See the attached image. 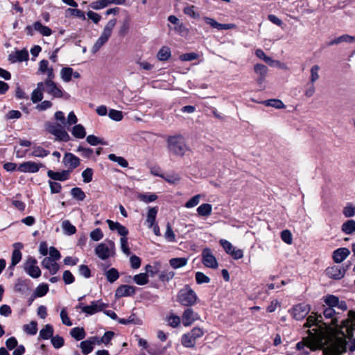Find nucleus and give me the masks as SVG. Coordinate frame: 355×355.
Returning <instances> with one entry per match:
<instances>
[{"label": "nucleus", "instance_id": "obj_1", "mask_svg": "<svg viewBox=\"0 0 355 355\" xmlns=\"http://www.w3.org/2000/svg\"><path fill=\"white\" fill-rule=\"evenodd\" d=\"M323 316L321 314L314 315H310L306 318V322L304 324L305 328H308L307 333L312 338H318L322 335L324 327L331 325L339 326V313L334 308L324 307L323 309Z\"/></svg>", "mask_w": 355, "mask_h": 355}, {"label": "nucleus", "instance_id": "obj_2", "mask_svg": "<svg viewBox=\"0 0 355 355\" xmlns=\"http://www.w3.org/2000/svg\"><path fill=\"white\" fill-rule=\"evenodd\" d=\"M168 149L174 155L182 157L189 150L184 139L181 135L170 136L167 139Z\"/></svg>", "mask_w": 355, "mask_h": 355}, {"label": "nucleus", "instance_id": "obj_3", "mask_svg": "<svg viewBox=\"0 0 355 355\" xmlns=\"http://www.w3.org/2000/svg\"><path fill=\"white\" fill-rule=\"evenodd\" d=\"M106 223H107L110 230H116L118 234L121 236L120 239L121 250L126 255H130L131 252L128 247V238L126 237L128 234V230L119 222H114L112 220L107 219Z\"/></svg>", "mask_w": 355, "mask_h": 355}, {"label": "nucleus", "instance_id": "obj_4", "mask_svg": "<svg viewBox=\"0 0 355 355\" xmlns=\"http://www.w3.org/2000/svg\"><path fill=\"white\" fill-rule=\"evenodd\" d=\"M45 128L49 134L55 136V141L67 142L71 139L64 128V124L48 122L45 125Z\"/></svg>", "mask_w": 355, "mask_h": 355}, {"label": "nucleus", "instance_id": "obj_5", "mask_svg": "<svg viewBox=\"0 0 355 355\" xmlns=\"http://www.w3.org/2000/svg\"><path fill=\"white\" fill-rule=\"evenodd\" d=\"M198 296L195 291L190 287L189 285L186 284L182 289H180L177 295L178 302L185 306H191L196 303Z\"/></svg>", "mask_w": 355, "mask_h": 355}, {"label": "nucleus", "instance_id": "obj_6", "mask_svg": "<svg viewBox=\"0 0 355 355\" xmlns=\"http://www.w3.org/2000/svg\"><path fill=\"white\" fill-rule=\"evenodd\" d=\"M205 334L204 329L200 327H193L190 331L184 334L181 336V344L186 348H194L196 340L202 337Z\"/></svg>", "mask_w": 355, "mask_h": 355}, {"label": "nucleus", "instance_id": "obj_7", "mask_svg": "<svg viewBox=\"0 0 355 355\" xmlns=\"http://www.w3.org/2000/svg\"><path fill=\"white\" fill-rule=\"evenodd\" d=\"M44 83V87L45 92L49 94L52 98H63L64 99H69L70 95L62 90L61 87H58L57 84L53 80H45Z\"/></svg>", "mask_w": 355, "mask_h": 355}, {"label": "nucleus", "instance_id": "obj_8", "mask_svg": "<svg viewBox=\"0 0 355 355\" xmlns=\"http://www.w3.org/2000/svg\"><path fill=\"white\" fill-rule=\"evenodd\" d=\"M114 243L109 241L108 245L103 243L98 244L95 248V254L99 259L105 260L114 254Z\"/></svg>", "mask_w": 355, "mask_h": 355}, {"label": "nucleus", "instance_id": "obj_9", "mask_svg": "<svg viewBox=\"0 0 355 355\" xmlns=\"http://www.w3.org/2000/svg\"><path fill=\"white\" fill-rule=\"evenodd\" d=\"M25 31L28 36H33L34 31L40 33L42 36H50L52 34L51 29L43 25L40 21L34 22L33 25L26 26Z\"/></svg>", "mask_w": 355, "mask_h": 355}, {"label": "nucleus", "instance_id": "obj_10", "mask_svg": "<svg viewBox=\"0 0 355 355\" xmlns=\"http://www.w3.org/2000/svg\"><path fill=\"white\" fill-rule=\"evenodd\" d=\"M311 310L310 306L306 303H300L295 304L291 309L288 312L292 317L296 320L304 319Z\"/></svg>", "mask_w": 355, "mask_h": 355}, {"label": "nucleus", "instance_id": "obj_11", "mask_svg": "<svg viewBox=\"0 0 355 355\" xmlns=\"http://www.w3.org/2000/svg\"><path fill=\"white\" fill-rule=\"evenodd\" d=\"M37 261L32 257H29L24 265V271L33 278H38L41 276V270L37 266Z\"/></svg>", "mask_w": 355, "mask_h": 355}, {"label": "nucleus", "instance_id": "obj_12", "mask_svg": "<svg viewBox=\"0 0 355 355\" xmlns=\"http://www.w3.org/2000/svg\"><path fill=\"white\" fill-rule=\"evenodd\" d=\"M350 263L346 266L340 267L338 266H333L326 269V275L333 279H341L345 275L346 271L349 269Z\"/></svg>", "mask_w": 355, "mask_h": 355}, {"label": "nucleus", "instance_id": "obj_13", "mask_svg": "<svg viewBox=\"0 0 355 355\" xmlns=\"http://www.w3.org/2000/svg\"><path fill=\"white\" fill-rule=\"evenodd\" d=\"M202 262L205 266L209 268H216L218 262L209 248H205L202 252Z\"/></svg>", "mask_w": 355, "mask_h": 355}, {"label": "nucleus", "instance_id": "obj_14", "mask_svg": "<svg viewBox=\"0 0 355 355\" xmlns=\"http://www.w3.org/2000/svg\"><path fill=\"white\" fill-rule=\"evenodd\" d=\"M107 306L108 305L101 300H94L91 302L90 305H86L85 307H83V312L91 315L103 311V309Z\"/></svg>", "mask_w": 355, "mask_h": 355}, {"label": "nucleus", "instance_id": "obj_15", "mask_svg": "<svg viewBox=\"0 0 355 355\" xmlns=\"http://www.w3.org/2000/svg\"><path fill=\"white\" fill-rule=\"evenodd\" d=\"M200 319L198 313L195 312L191 308L185 309L182 315V324L184 327L191 326L195 321Z\"/></svg>", "mask_w": 355, "mask_h": 355}, {"label": "nucleus", "instance_id": "obj_16", "mask_svg": "<svg viewBox=\"0 0 355 355\" xmlns=\"http://www.w3.org/2000/svg\"><path fill=\"white\" fill-rule=\"evenodd\" d=\"M44 166L43 164H37L32 161H28L20 164L17 167V171L21 173H35L38 172L40 168Z\"/></svg>", "mask_w": 355, "mask_h": 355}, {"label": "nucleus", "instance_id": "obj_17", "mask_svg": "<svg viewBox=\"0 0 355 355\" xmlns=\"http://www.w3.org/2000/svg\"><path fill=\"white\" fill-rule=\"evenodd\" d=\"M220 243L225 252L232 256L234 259H241L243 254L241 250H236L232 244L225 239H220Z\"/></svg>", "mask_w": 355, "mask_h": 355}, {"label": "nucleus", "instance_id": "obj_18", "mask_svg": "<svg viewBox=\"0 0 355 355\" xmlns=\"http://www.w3.org/2000/svg\"><path fill=\"white\" fill-rule=\"evenodd\" d=\"M63 164L67 167V170L72 171L80 165V159L71 153H66L64 155Z\"/></svg>", "mask_w": 355, "mask_h": 355}, {"label": "nucleus", "instance_id": "obj_19", "mask_svg": "<svg viewBox=\"0 0 355 355\" xmlns=\"http://www.w3.org/2000/svg\"><path fill=\"white\" fill-rule=\"evenodd\" d=\"M136 293V288L130 285H121L115 291L116 298H121L123 297L133 296Z\"/></svg>", "mask_w": 355, "mask_h": 355}, {"label": "nucleus", "instance_id": "obj_20", "mask_svg": "<svg viewBox=\"0 0 355 355\" xmlns=\"http://www.w3.org/2000/svg\"><path fill=\"white\" fill-rule=\"evenodd\" d=\"M71 174V170H63L60 172H55L52 170L47 171V176L55 181H66L69 179Z\"/></svg>", "mask_w": 355, "mask_h": 355}, {"label": "nucleus", "instance_id": "obj_21", "mask_svg": "<svg viewBox=\"0 0 355 355\" xmlns=\"http://www.w3.org/2000/svg\"><path fill=\"white\" fill-rule=\"evenodd\" d=\"M57 260L51 257H45L41 262L42 268L47 269L51 275H55L60 269L59 265L56 262Z\"/></svg>", "mask_w": 355, "mask_h": 355}, {"label": "nucleus", "instance_id": "obj_22", "mask_svg": "<svg viewBox=\"0 0 355 355\" xmlns=\"http://www.w3.org/2000/svg\"><path fill=\"white\" fill-rule=\"evenodd\" d=\"M255 55L257 58L263 60L266 63H267L270 67H277L284 68V64L281 63L278 60H272L270 57L266 55L263 51L261 49H257L255 51Z\"/></svg>", "mask_w": 355, "mask_h": 355}, {"label": "nucleus", "instance_id": "obj_23", "mask_svg": "<svg viewBox=\"0 0 355 355\" xmlns=\"http://www.w3.org/2000/svg\"><path fill=\"white\" fill-rule=\"evenodd\" d=\"M203 19L207 24L219 31L229 30L234 27V25L232 24H220L217 22L214 19L208 17H205Z\"/></svg>", "mask_w": 355, "mask_h": 355}, {"label": "nucleus", "instance_id": "obj_24", "mask_svg": "<svg viewBox=\"0 0 355 355\" xmlns=\"http://www.w3.org/2000/svg\"><path fill=\"white\" fill-rule=\"evenodd\" d=\"M350 254L349 249L346 248H338L333 252V259L335 263H340L343 261Z\"/></svg>", "mask_w": 355, "mask_h": 355}, {"label": "nucleus", "instance_id": "obj_25", "mask_svg": "<svg viewBox=\"0 0 355 355\" xmlns=\"http://www.w3.org/2000/svg\"><path fill=\"white\" fill-rule=\"evenodd\" d=\"M44 91L45 90L43 82L38 83L36 89H35L31 94V99L33 103L40 102L43 99Z\"/></svg>", "mask_w": 355, "mask_h": 355}, {"label": "nucleus", "instance_id": "obj_26", "mask_svg": "<svg viewBox=\"0 0 355 355\" xmlns=\"http://www.w3.org/2000/svg\"><path fill=\"white\" fill-rule=\"evenodd\" d=\"M8 60L11 62H23L28 60V53L26 50H19L9 55Z\"/></svg>", "mask_w": 355, "mask_h": 355}, {"label": "nucleus", "instance_id": "obj_27", "mask_svg": "<svg viewBox=\"0 0 355 355\" xmlns=\"http://www.w3.org/2000/svg\"><path fill=\"white\" fill-rule=\"evenodd\" d=\"M110 35L106 34L103 32L98 39L96 40L95 44H94L92 51L93 53H96L99 51V49L108 41Z\"/></svg>", "mask_w": 355, "mask_h": 355}, {"label": "nucleus", "instance_id": "obj_28", "mask_svg": "<svg viewBox=\"0 0 355 355\" xmlns=\"http://www.w3.org/2000/svg\"><path fill=\"white\" fill-rule=\"evenodd\" d=\"M254 72L257 76H259V78L257 79L259 83H261L268 73V68L266 66L262 64H257L254 67Z\"/></svg>", "mask_w": 355, "mask_h": 355}, {"label": "nucleus", "instance_id": "obj_29", "mask_svg": "<svg viewBox=\"0 0 355 355\" xmlns=\"http://www.w3.org/2000/svg\"><path fill=\"white\" fill-rule=\"evenodd\" d=\"M182 318L179 317L177 315H175L173 313H170L166 317V322L167 324L172 328H177L180 326Z\"/></svg>", "mask_w": 355, "mask_h": 355}, {"label": "nucleus", "instance_id": "obj_30", "mask_svg": "<svg viewBox=\"0 0 355 355\" xmlns=\"http://www.w3.org/2000/svg\"><path fill=\"white\" fill-rule=\"evenodd\" d=\"M158 212V207H154L149 208L147 213L146 222L148 223V227H152L156 220V216Z\"/></svg>", "mask_w": 355, "mask_h": 355}, {"label": "nucleus", "instance_id": "obj_31", "mask_svg": "<svg viewBox=\"0 0 355 355\" xmlns=\"http://www.w3.org/2000/svg\"><path fill=\"white\" fill-rule=\"evenodd\" d=\"M54 330L51 324H46L40 331V338L44 340L51 338L53 336Z\"/></svg>", "mask_w": 355, "mask_h": 355}, {"label": "nucleus", "instance_id": "obj_32", "mask_svg": "<svg viewBox=\"0 0 355 355\" xmlns=\"http://www.w3.org/2000/svg\"><path fill=\"white\" fill-rule=\"evenodd\" d=\"M160 266L161 263L159 261H155L153 265L147 264L145 266V273L149 275L150 277H154L159 272Z\"/></svg>", "mask_w": 355, "mask_h": 355}, {"label": "nucleus", "instance_id": "obj_33", "mask_svg": "<svg viewBox=\"0 0 355 355\" xmlns=\"http://www.w3.org/2000/svg\"><path fill=\"white\" fill-rule=\"evenodd\" d=\"M71 134L77 139H83L86 136L85 128L81 124H76L73 127Z\"/></svg>", "mask_w": 355, "mask_h": 355}, {"label": "nucleus", "instance_id": "obj_34", "mask_svg": "<svg viewBox=\"0 0 355 355\" xmlns=\"http://www.w3.org/2000/svg\"><path fill=\"white\" fill-rule=\"evenodd\" d=\"M188 259L185 257L173 258L169 260L170 266L174 268L178 269L184 267L187 265Z\"/></svg>", "mask_w": 355, "mask_h": 355}, {"label": "nucleus", "instance_id": "obj_35", "mask_svg": "<svg viewBox=\"0 0 355 355\" xmlns=\"http://www.w3.org/2000/svg\"><path fill=\"white\" fill-rule=\"evenodd\" d=\"M212 206L209 203H203L197 208L198 214L200 216L207 217L211 214Z\"/></svg>", "mask_w": 355, "mask_h": 355}, {"label": "nucleus", "instance_id": "obj_36", "mask_svg": "<svg viewBox=\"0 0 355 355\" xmlns=\"http://www.w3.org/2000/svg\"><path fill=\"white\" fill-rule=\"evenodd\" d=\"M341 230L345 234H352L355 232V220H348L345 222L341 226Z\"/></svg>", "mask_w": 355, "mask_h": 355}, {"label": "nucleus", "instance_id": "obj_37", "mask_svg": "<svg viewBox=\"0 0 355 355\" xmlns=\"http://www.w3.org/2000/svg\"><path fill=\"white\" fill-rule=\"evenodd\" d=\"M171 51L169 47L162 46L157 54V58L160 61H166L170 58Z\"/></svg>", "mask_w": 355, "mask_h": 355}, {"label": "nucleus", "instance_id": "obj_38", "mask_svg": "<svg viewBox=\"0 0 355 355\" xmlns=\"http://www.w3.org/2000/svg\"><path fill=\"white\" fill-rule=\"evenodd\" d=\"M71 336L76 340H81L85 338L86 333L83 327H74L70 331Z\"/></svg>", "mask_w": 355, "mask_h": 355}, {"label": "nucleus", "instance_id": "obj_39", "mask_svg": "<svg viewBox=\"0 0 355 355\" xmlns=\"http://www.w3.org/2000/svg\"><path fill=\"white\" fill-rule=\"evenodd\" d=\"M148 353L150 355H164L166 348L160 345L153 344L148 348Z\"/></svg>", "mask_w": 355, "mask_h": 355}, {"label": "nucleus", "instance_id": "obj_40", "mask_svg": "<svg viewBox=\"0 0 355 355\" xmlns=\"http://www.w3.org/2000/svg\"><path fill=\"white\" fill-rule=\"evenodd\" d=\"M63 232L67 235H73L76 232V227L68 220H65L62 223Z\"/></svg>", "mask_w": 355, "mask_h": 355}, {"label": "nucleus", "instance_id": "obj_41", "mask_svg": "<svg viewBox=\"0 0 355 355\" xmlns=\"http://www.w3.org/2000/svg\"><path fill=\"white\" fill-rule=\"evenodd\" d=\"M50 152L42 146H34L33 147V152L31 153V155L33 157H44L49 155Z\"/></svg>", "mask_w": 355, "mask_h": 355}, {"label": "nucleus", "instance_id": "obj_42", "mask_svg": "<svg viewBox=\"0 0 355 355\" xmlns=\"http://www.w3.org/2000/svg\"><path fill=\"white\" fill-rule=\"evenodd\" d=\"M263 104L266 106L272 107L276 109L285 108V105L279 99L273 98V99L266 100L263 102Z\"/></svg>", "mask_w": 355, "mask_h": 355}, {"label": "nucleus", "instance_id": "obj_43", "mask_svg": "<svg viewBox=\"0 0 355 355\" xmlns=\"http://www.w3.org/2000/svg\"><path fill=\"white\" fill-rule=\"evenodd\" d=\"M105 275L106 277L107 280L110 283L114 282L119 277V273L118 270L114 268H112L109 269L108 270L105 271Z\"/></svg>", "mask_w": 355, "mask_h": 355}, {"label": "nucleus", "instance_id": "obj_44", "mask_svg": "<svg viewBox=\"0 0 355 355\" xmlns=\"http://www.w3.org/2000/svg\"><path fill=\"white\" fill-rule=\"evenodd\" d=\"M70 193L73 198L79 201L84 200L86 197L85 192L80 187L72 188Z\"/></svg>", "mask_w": 355, "mask_h": 355}, {"label": "nucleus", "instance_id": "obj_45", "mask_svg": "<svg viewBox=\"0 0 355 355\" xmlns=\"http://www.w3.org/2000/svg\"><path fill=\"white\" fill-rule=\"evenodd\" d=\"M23 329L28 335H35L37 331V323L36 321H31L29 324H24Z\"/></svg>", "mask_w": 355, "mask_h": 355}, {"label": "nucleus", "instance_id": "obj_46", "mask_svg": "<svg viewBox=\"0 0 355 355\" xmlns=\"http://www.w3.org/2000/svg\"><path fill=\"white\" fill-rule=\"evenodd\" d=\"M92 343H92L91 340H89V339L82 341L80 343L79 346L81 349L82 353L84 355H87L93 351L94 347Z\"/></svg>", "mask_w": 355, "mask_h": 355}, {"label": "nucleus", "instance_id": "obj_47", "mask_svg": "<svg viewBox=\"0 0 355 355\" xmlns=\"http://www.w3.org/2000/svg\"><path fill=\"white\" fill-rule=\"evenodd\" d=\"M133 281L139 286H143L148 282V275L141 272L133 277Z\"/></svg>", "mask_w": 355, "mask_h": 355}, {"label": "nucleus", "instance_id": "obj_48", "mask_svg": "<svg viewBox=\"0 0 355 355\" xmlns=\"http://www.w3.org/2000/svg\"><path fill=\"white\" fill-rule=\"evenodd\" d=\"M49 291V286L47 284H41L37 286L34 291V297H41L44 296Z\"/></svg>", "mask_w": 355, "mask_h": 355}, {"label": "nucleus", "instance_id": "obj_49", "mask_svg": "<svg viewBox=\"0 0 355 355\" xmlns=\"http://www.w3.org/2000/svg\"><path fill=\"white\" fill-rule=\"evenodd\" d=\"M108 159L118 163L121 167L126 168L128 166V161L123 157L116 156L115 154H110L108 155Z\"/></svg>", "mask_w": 355, "mask_h": 355}, {"label": "nucleus", "instance_id": "obj_50", "mask_svg": "<svg viewBox=\"0 0 355 355\" xmlns=\"http://www.w3.org/2000/svg\"><path fill=\"white\" fill-rule=\"evenodd\" d=\"M73 69L71 67H63L60 71L61 78L66 83L71 80Z\"/></svg>", "mask_w": 355, "mask_h": 355}, {"label": "nucleus", "instance_id": "obj_51", "mask_svg": "<svg viewBox=\"0 0 355 355\" xmlns=\"http://www.w3.org/2000/svg\"><path fill=\"white\" fill-rule=\"evenodd\" d=\"M339 298L334 295H327L324 298V302L327 306L335 308L338 304Z\"/></svg>", "mask_w": 355, "mask_h": 355}, {"label": "nucleus", "instance_id": "obj_52", "mask_svg": "<svg viewBox=\"0 0 355 355\" xmlns=\"http://www.w3.org/2000/svg\"><path fill=\"white\" fill-rule=\"evenodd\" d=\"M119 322L122 324H139L141 323V320L137 318L135 314H132L128 318H119Z\"/></svg>", "mask_w": 355, "mask_h": 355}, {"label": "nucleus", "instance_id": "obj_53", "mask_svg": "<svg viewBox=\"0 0 355 355\" xmlns=\"http://www.w3.org/2000/svg\"><path fill=\"white\" fill-rule=\"evenodd\" d=\"M195 278L198 284H207L210 282V278L202 272H196Z\"/></svg>", "mask_w": 355, "mask_h": 355}, {"label": "nucleus", "instance_id": "obj_54", "mask_svg": "<svg viewBox=\"0 0 355 355\" xmlns=\"http://www.w3.org/2000/svg\"><path fill=\"white\" fill-rule=\"evenodd\" d=\"M174 276L175 272L173 271L163 270L159 275V279L163 282H169Z\"/></svg>", "mask_w": 355, "mask_h": 355}, {"label": "nucleus", "instance_id": "obj_55", "mask_svg": "<svg viewBox=\"0 0 355 355\" xmlns=\"http://www.w3.org/2000/svg\"><path fill=\"white\" fill-rule=\"evenodd\" d=\"M110 5V0H98L91 3L90 6L94 10H100Z\"/></svg>", "mask_w": 355, "mask_h": 355}, {"label": "nucleus", "instance_id": "obj_56", "mask_svg": "<svg viewBox=\"0 0 355 355\" xmlns=\"http://www.w3.org/2000/svg\"><path fill=\"white\" fill-rule=\"evenodd\" d=\"M108 116L111 119L115 121H120L123 119V114L121 111L116 110L114 109L110 110Z\"/></svg>", "mask_w": 355, "mask_h": 355}, {"label": "nucleus", "instance_id": "obj_57", "mask_svg": "<svg viewBox=\"0 0 355 355\" xmlns=\"http://www.w3.org/2000/svg\"><path fill=\"white\" fill-rule=\"evenodd\" d=\"M67 13H69L71 15L76 17L82 20H85L86 17L85 12L77 8H68L67 10Z\"/></svg>", "mask_w": 355, "mask_h": 355}, {"label": "nucleus", "instance_id": "obj_58", "mask_svg": "<svg viewBox=\"0 0 355 355\" xmlns=\"http://www.w3.org/2000/svg\"><path fill=\"white\" fill-rule=\"evenodd\" d=\"M343 213L347 218L353 217L355 216V206L352 203L347 204L343 209Z\"/></svg>", "mask_w": 355, "mask_h": 355}, {"label": "nucleus", "instance_id": "obj_59", "mask_svg": "<svg viewBox=\"0 0 355 355\" xmlns=\"http://www.w3.org/2000/svg\"><path fill=\"white\" fill-rule=\"evenodd\" d=\"M22 254L19 249H15L12 253L11 257V266H15L21 259Z\"/></svg>", "mask_w": 355, "mask_h": 355}, {"label": "nucleus", "instance_id": "obj_60", "mask_svg": "<svg viewBox=\"0 0 355 355\" xmlns=\"http://www.w3.org/2000/svg\"><path fill=\"white\" fill-rule=\"evenodd\" d=\"M164 236L165 239L169 242L175 241V235L169 223L166 224V230L165 232Z\"/></svg>", "mask_w": 355, "mask_h": 355}, {"label": "nucleus", "instance_id": "obj_61", "mask_svg": "<svg viewBox=\"0 0 355 355\" xmlns=\"http://www.w3.org/2000/svg\"><path fill=\"white\" fill-rule=\"evenodd\" d=\"M51 343L55 349L62 347L64 344V338L58 335L52 336L51 338Z\"/></svg>", "mask_w": 355, "mask_h": 355}, {"label": "nucleus", "instance_id": "obj_62", "mask_svg": "<svg viewBox=\"0 0 355 355\" xmlns=\"http://www.w3.org/2000/svg\"><path fill=\"white\" fill-rule=\"evenodd\" d=\"M184 13L190 16L193 19H198L200 17L199 13L195 11L194 6H188L184 8Z\"/></svg>", "mask_w": 355, "mask_h": 355}, {"label": "nucleus", "instance_id": "obj_63", "mask_svg": "<svg viewBox=\"0 0 355 355\" xmlns=\"http://www.w3.org/2000/svg\"><path fill=\"white\" fill-rule=\"evenodd\" d=\"M28 288V285L25 280L19 279H17L15 285V291L24 293Z\"/></svg>", "mask_w": 355, "mask_h": 355}, {"label": "nucleus", "instance_id": "obj_64", "mask_svg": "<svg viewBox=\"0 0 355 355\" xmlns=\"http://www.w3.org/2000/svg\"><path fill=\"white\" fill-rule=\"evenodd\" d=\"M200 198L201 196L199 194L194 196L185 203L184 207L189 209L196 207L198 205Z\"/></svg>", "mask_w": 355, "mask_h": 355}]
</instances>
